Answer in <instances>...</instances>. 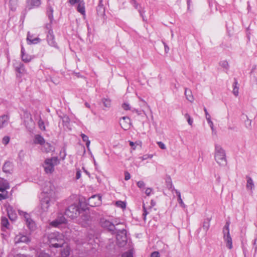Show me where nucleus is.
<instances>
[{
	"mask_svg": "<svg viewBox=\"0 0 257 257\" xmlns=\"http://www.w3.org/2000/svg\"><path fill=\"white\" fill-rule=\"evenodd\" d=\"M14 65L15 70L17 72V77H21L23 75L27 73V70L23 63L16 62Z\"/></svg>",
	"mask_w": 257,
	"mask_h": 257,
	"instance_id": "nucleus-13",
	"label": "nucleus"
},
{
	"mask_svg": "<svg viewBox=\"0 0 257 257\" xmlns=\"http://www.w3.org/2000/svg\"><path fill=\"white\" fill-rule=\"evenodd\" d=\"M101 198L99 195H94L88 199V204L92 207L99 206L101 204Z\"/></svg>",
	"mask_w": 257,
	"mask_h": 257,
	"instance_id": "nucleus-14",
	"label": "nucleus"
},
{
	"mask_svg": "<svg viewBox=\"0 0 257 257\" xmlns=\"http://www.w3.org/2000/svg\"><path fill=\"white\" fill-rule=\"evenodd\" d=\"M253 245L255 246L254 249H255V251H256L257 250V235H256V237L254 240Z\"/></svg>",
	"mask_w": 257,
	"mask_h": 257,
	"instance_id": "nucleus-60",
	"label": "nucleus"
},
{
	"mask_svg": "<svg viewBox=\"0 0 257 257\" xmlns=\"http://www.w3.org/2000/svg\"><path fill=\"white\" fill-rule=\"evenodd\" d=\"M229 223L227 222L223 227V238L225 242H226V247L229 249H231L232 247V238L229 233Z\"/></svg>",
	"mask_w": 257,
	"mask_h": 257,
	"instance_id": "nucleus-6",
	"label": "nucleus"
},
{
	"mask_svg": "<svg viewBox=\"0 0 257 257\" xmlns=\"http://www.w3.org/2000/svg\"><path fill=\"white\" fill-rule=\"evenodd\" d=\"M19 213L20 215L24 216L27 227L30 230H34L36 228V224L35 222L30 217V215L25 212L20 210H19Z\"/></svg>",
	"mask_w": 257,
	"mask_h": 257,
	"instance_id": "nucleus-11",
	"label": "nucleus"
},
{
	"mask_svg": "<svg viewBox=\"0 0 257 257\" xmlns=\"http://www.w3.org/2000/svg\"><path fill=\"white\" fill-rule=\"evenodd\" d=\"M129 144H130V145L132 147H133V150H135L136 149V147L135 146V143H134V142H133L132 141H129Z\"/></svg>",
	"mask_w": 257,
	"mask_h": 257,
	"instance_id": "nucleus-62",
	"label": "nucleus"
},
{
	"mask_svg": "<svg viewBox=\"0 0 257 257\" xmlns=\"http://www.w3.org/2000/svg\"><path fill=\"white\" fill-rule=\"evenodd\" d=\"M93 238V235L91 234L87 235L86 234H79L75 239V241L76 244L78 245H82L85 243H91V240Z\"/></svg>",
	"mask_w": 257,
	"mask_h": 257,
	"instance_id": "nucleus-9",
	"label": "nucleus"
},
{
	"mask_svg": "<svg viewBox=\"0 0 257 257\" xmlns=\"http://www.w3.org/2000/svg\"><path fill=\"white\" fill-rule=\"evenodd\" d=\"M50 246L54 247H62L64 243V236L59 232H55L50 233L48 236Z\"/></svg>",
	"mask_w": 257,
	"mask_h": 257,
	"instance_id": "nucleus-2",
	"label": "nucleus"
},
{
	"mask_svg": "<svg viewBox=\"0 0 257 257\" xmlns=\"http://www.w3.org/2000/svg\"><path fill=\"white\" fill-rule=\"evenodd\" d=\"M175 192H176V193L177 194V196H178V201L179 204L180 205V206L182 207L185 208L186 207V205L184 203V202H183V200H182V199L181 198V196L180 192L179 191L177 190H175Z\"/></svg>",
	"mask_w": 257,
	"mask_h": 257,
	"instance_id": "nucleus-32",
	"label": "nucleus"
},
{
	"mask_svg": "<svg viewBox=\"0 0 257 257\" xmlns=\"http://www.w3.org/2000/svg\"><path fill=\"white\" fill-rule=\"evenodd\" d=\"M43 192L44 196L41 202V208L44 211H47L57 199V188L51 182H46L43 187Z\"/></svg>",
	"mask_w": 257,
	"mask_h": 257,
	"instance_id": "nucleus-1",
	"label": "nucleus"
},
{
	"mask_svg": "<svg viewBox=\"0 0 257 257\" xmlns=\"http://www.w3.org/2000/svg\"><path fill=\"white\" fill-rule=\"evenodd\" d=\"M210 220L209 219L207 218L204 221L203 223L202 227L203 229L205 230L206 231H207L208 230L210 227Z\"/></svg>",
	"mask_w": 257,
	"mask_h": 257,
	"instance_id": "nucleus-33",
	"label": "nucleus"
},
{
	"mask_svg": "<svg viewBox=\"0 0 257 257\" xmlns=\"http://www.w3.org/2000/svg\"><path fill=\"white\" fill-rule=\"evenodd\" d=\"M204 111L205 112V117H206V120L207 119H209L210 118H211V116L210 115V114L208 113L207 110V109L206 107H204Z\"/></svg>",
	"mask_w": 257,
	"mask_h": 257,
	"instance_id": "nucleus-51",
	"label": "nucleus"
},
{
	"mask_svg": "<svg viewBox=\"0 0 257 257\" xmlns=\"http://www.w3.org/2000/svg\"><path fill=\"white\" fill-rule=\"evenodd\" d=\"M9 117L7 115H3L0 116V128L4 127L7 125Z\"/></svg>",
	"mask_w": 257,
	"mask_h": 257,
	"instance_id": "nucleus-29",
	"label": "nucleus"
},
{
	"mask_svg": "<svg viewBox=\"0 0 257 257\" xmlns=\"http://www.w3.org/2000/svg\"><path fill=\"white\" fill-rule=\"evenodd\" d=\"M219 65L223 68L224 69H226V70H227L228 69V68H229V64H228V63L227 61L226 60H222V61H221L220 62H219Z\"/></svg>",
	"mask_w": 257,
	"mask_h": 257,
	"instance_id": "nucleus-39",
	"label": "nucleus"
},
{
	"mask_svg": "<svg viewBox=\"0 0 257 257\" xmlns=\"http://www.w3.org/2000/svg\"><path fill=\"white\" fill-rule=\"evenodd\" d=\"M68 2L70 5H74L76 4H78L81 1V0H68Z\"/></svg>",
	"mask_w": 257,
	"mask_h": 257,
	"instance_id": "nucleus-52",
	"label": "nucleus"
},
{
	"mask_svg": "<svg viewBox=\"0 0 257 257\" xmlns=\"http://www.w3.org/2000/svg\"><path fill=\"white\" fill-rule=\"evenodd\" d=\"M157 144L161 149L165 150L166 149V145L163 142H158Z\"/></svg>",
	"mask_w": 257,
	"mask_h": 257,
	"instance_id": "nucleus-47",
	"label": "nucleus"
},
{
	"mask_svg": "<svg viewBox=\"0 0 257 257\" xmlns=\"http://www.w3.org/2000/svg\"><path fill=\"white\" fill-rule=\"evenodd\" d=\"M185 95L186 99L190 102H193L194 100V98L192 95V91L190 89L185 88Z\"/></svg>",
	"mask_w": 257,
	"mask_h": 257,
	"instance_id": "nucleus-25",
	"label": "nucleus"
},
{
	"mask_svg": "<svg viewBox=\"0 0 257 257\" xmlns=\"http://www.w3.org/2000/svg\"><path fill=\"white\" fill-rule=\"evenodd\" d=\"M115 205L121 209H124L126 207V203L122 201H117L115 202Z\"/></svg>",
	"mask_w": 257,
	"mask_h": 257,
	"instance_id": "nucleus-38",
	"label": "nucleus"
},
{
	"mask_svg": "<svg viewBox=\"0 0 257 257\" xmlns=\"http://www.w3.org/2000/svg\"><path fill=\"white\" fill-rule=\"evenodd\" d=\"M92 222V217L87 213L82 215L78 219V223L84 227L90 226Z\"/></svg>",
	"mask_w": 257,
	"mask_h": 257,
	"instance_id": "nucleus-7",
	"label": "nucleus"
},
{
	"mask_svg": "<svg viewBox=\"0 0 257 257\" xmlns=\"http://www.w3.org/2000/svg\"><path fill=\"white\" fill-rule=\"evenodd\" d=\"M59 163L58 158L56 157L47 158L43 165L44 170L47 174H52L54 171V167Z\"/></svg>",
	"mask_w": 257,
	"mask_h": 257,
	"instance_id": "nucleus-4",
	"label": "nucleus"
},
{
	"mask_svg": "<svg viewBox=\"0 0 257 257\" xmlns=\"http://www.w3.org/2000/svg\"><path fill=\"white\" fill-rule=\"evenodd\" d=\"M37 257H51L49 254L44 252H41L39 253V254L38 255Z\"/></svg>",
	"mask_w": 257,
	"mask_h": 257,
	"instance_id": "nucleus-49",
	"label": "nucleus"
},
{
	"mask_svg": "<svg viewBox=\"0 0 257 257\" xmlns=\"http://www.w3.org/2000/svg\"><path fill=\"white\" fill-rule=\"evenodd\" d=\"M207 121L208 123L209 124L211 130H214L213 123L211 121V118H210L209 119H207Z\"/></svg>",
	"mask_w": 257,
	"mask_h": 257,
	"instance_id": "nucleus-57",
	"label": "nucleus"
},
{
	"mask_svg": "<svg viewBox=\"0 0 257 257\" xmlns=\"http://www.w3.org/2000/svg\"><path fill=\"white\" fill-rule=\"evenodd\" d=\"M102 102L105 107L109 108L111 106V101L109 99L104 98L102 99Z\"/></svg>",
	"mask_w": 257,
	"mask_h": 257,
	"instance_id": "nucleus-41",
	"label": "nucleus"
},
{
	"mask_svg": "<svg viewBox=\"0 0 257 257\" xmlns=\"http://www.w3.org/2000/svg\"><path fill=\"white\" fill-rule=\"evenodd\" d=\"M137 186L140 188H144L145 186V184L144 181H139L137 182Z\"/></svg>",
	"mask_w": 257,
	"mask_h": 257,
	"instance_id": "nucleus-48",
	"label": "nucleus"
},
{
	"mask_svg": "<svg viewBox=\"0 0 257 257\" xmlns=\"http://www.w3.org/2000/svg\"><path fill=\"white\" fill-rule=\"evenodd\" d=\"M1 225L3 230L9 228V222L8 218L6 217L2 216L1 218Z\"/></svg>",
	"mask_w": 257,
	"mask_h": 257,
	"instance_id": "nucleus-30",
	"label": "nucleus"
},
{
	"mask_svg": "<svg viewBox=\"0 0 257 257\" xmlns=\"http://www.w3.org/2000/svg\"><path fill=\"white\" fill-rule=\"evenodd\" d=\"M29 241H30V239L26 235L20 234V235H17L15 238V242L16 243H20V242L27 243Z\"/></svg>",
	"mask_w": 257,
	"mask_h": 257,
	"instance_id": "nucleus-23",
	"label": "nucleus"
},
{
	"mask_svg": "<svg viewBox=\"0 0 257 257\" xmlns=\"http://www.w3.org/2000/svg\"><path fill=\"white\" fill-rule=\"evenodd\" d=\"M4 172L10 173L12 170V164L10 162H6L3 167Z\"/></svg>",
	"mask_w": 257,
	"mask_h": 257,
	"instance_id": "nucleus-31",
	"label": "nucleus"
},
{
	"mask_svg": "<svg viewBox=\"0 0 257 257\" xmlns=\"http://www.w3.org/2000/svg\"><path fill=\"white\" fill-rule=\"evenodd\" d=\"M10 138L8 136H5L2 140V143L4 145H6L9 144Z\"/></svg>",
	"mask_w": 257,
	"mask_h": 257,
	"instance_id": "nucleus-45",
	"label": "nucleus"
},
{
	"mask_svg": "<svg viewBox=\"0 0 257 257\" xmlns=\"http://www.w3.org/2000/svg\"><path fill=\"white\" fill-rule=\"evenodd\" d=\"M132 3L136 9H138V4L137 3L136 0H132Z\"/></svg>",
	"mask_w": 257,
	"mask_h": 257,
	"instance_id": "nucleus-59",
	"label": "nucleus"
},
{
	"mask_svg": "<svg viewBox=\"0 0 257 257\" xmlns=\"http://www.w3.org/2000/svg\"><path fill=\"white\" fill-rule=\"evenodd\" d=\"M77 11L81 14L82 15H85V5L83 1L80 2L78 4L77 7Z\"/></svg>",
	"mask_w": 257,
	"mask_h": 257,
	"instance_id": "nucleus-26",
	"label": "nucleus"
},
{
	"mask_svg": "<svg viewBox=\"0 0 257 257\" xmlns=\"http://www.w3.org/2000/svg\"><path fill=\"white\" fill-rule=\"evenodd\" d=\"M45 142V140L42 136L40 135H36L35 136L34 139V144L42 145Z\"/></svg>",
	"mask_w": 257,
	"mask_h": 257,
	"instance_id": "nucleus-27",
	"label": "nucleus"
},
{
	"mask_svg": "<svg viewBox=\"0 0 257 257\" xmlns=\"http://www.w3.org/2000/svg\"><path fill=\"white\" fill-rule=\"evenodd\" d=\"M119 123L121 127L123 130H126L130 127L131 120L128 117L123 116L120 119Z\"/></svg>",
	"mask_w": 257,
	"mask_h": 257,
	"instance_id": "nucleus-18",
	"label": "nucleus"
},
{
	"mask_svg": "<svg viewBox=\"0 0 257 257\" xmlns=\"http://www.w3.org/2000/svg\"><path fill=\"white\" fill-rule=\"evenodd\" d=\"M122 257H133V254L131 252H126L122 254Z\"/></svg>",
	"mask_w": 257,
	"mask_h": 257,
	"instance_id": "nucleus-53",
	"label": "nucleus"
},
{
	"mask_svg": "<svg viewBox=\"0 0 257 257\" xmlns=\"http://www.w3.org/2000/svg\"><path fill=\"white\" fill-rule=\"evenodd\" d=\"M124 179L125 180H128L131 178V175L130 174L126 171L124 172Z\"/></svg>",
	"mask_w": 257,
	"mask_h": 257,
	"instance_id": "nucleus-54",
	"label": "nucleus"
},
{
	"mask_svg": "<svg viewBox=\"0 0 257 257\" xmlns=\"http://www.w3.org/2000/svg\"><path fill=\"white\" fill-rule=\"evenodd\" d=\"M10 219L12 221L15 220L17 218V214L13 208L9 204H6L4 205Z\"/></svg>",
	"mask_w": 257,
	"mask_h": 257,
	"instance_id": "nucleus-15",
	"label": "nucleus"
},
{
	"mask_svg": "<svg viewBox=\"0 0 257 257\" xmlns=\"http://www.w3.org/2000/svg\"><path fill=\"white\" fill-rule=\"evenodd\" d=\"M246 190L251 193H252L253 190L254 188V184L252 178L249 176H246Z\"/></svg>",
	"mask_w": 257,
	"mask_h": 257,
	"instance_id": "nucleus-22",
	"label": "nucleus"
},
{
	"mask_svg": "<svg viewBox=\"0 0 257 257\" xmlns=\"http://www.w3.org/2000/svg\"><path fill=\"white\" fill-rule=\"evenodd\" d=\"M53 10L52 7H49L47 10V15L50 21V23H52L53 20Z\"/></svg>",
	"mask_w": 257,
	"mask_h": 257,
	"instance_id": "nucleus-37",
	"label": "nucleus"
},
{
	"mask_svg": "<svg viewBox=\"0 0 257 257\" xmlns=\"http://www.w3.org/2000/svg\"><path fill=\"white\" fill-rule=\"evenodd\" d=\"M153 189L151 188H147L145 191V193L147 196H150L152 194Z\"/></svg>",
	"mask_w": 257,
	"mask_h": 257,
	"instance_id": "nucleus-50",
	"label": "nucleus"
},
{
	"mask_svg": "<svg viewBox=\"0 0 257 257\" xmlns=\"http://www.w3.org/2000/svg\"><path fill=\"white\" fill-rule=\"evenodd\" d=\"M42 145V150L46 153H49L54 150V148L51 145L48 143H44Z\"/></svg>",
	"mask_w": 257,
	"mask_h": 257,
	"instance_id": "nucleus-28",
	"label": "nucleus"
},
{
	"mask_svg": "<svg viewBox=\"0 0 257 257\" xmlns=\"http://www.w3.org/2000/svg\"><path fill=\"white\" fill-rule=\"evenodd\" d=\"M100 224L102 227L105 228L110 231H113L114 229L117 230V229L115 227V225H117L119 224L120 223L117 222L116 221L112 222L106 218H103L100 220Z\"/></svg>",
	"mask_w": 257,
	"mask_h": 257,
	"instance_id": "nucleus-10",
	"label": "nucleus"
},
{
	"mask_svg": "<svg viewBox=\"0 0 257 257\" xmlns=\"http://www.w3.org/2000/svg\"><path fill=\"white\" fill-rule=\"evenodd\" d=\"M153 157V155H149V154H146L144 156L140 157L139 159H140L142 161L146 160L148 159H151Z\"/></svg>",
	"mask_w": 257,
	"mask_h": 257,
	"instance_id": "nucleus-44",
	"label": "nucleus"
},
{
	"mask_svg": "<svg viewBox=\"0 0 257 257\" xmlns=\"http://www.w3.org/2000/svg\"><path fill=\"white\" fill-rule=\"evenodd\" d=\"M151 257H160V253L158 251H154L151 253Z\"/></svg>",
	"mask_w": 257,
	"mask_h": 257,
	"instance_id": "nucleus-55",
	"label": "nucleus"
},
{
	"mask_svg": "<svg viewBox=\"0 0 257 257\" xmlns=\"http://www.w3.org/2000/svg\"><path fill=\"white\" fill-rule=\"evenodd\" d=\"M78 210V207L75 204H72L66 210L65 215L70 218H74L76 217Z\"/></svg>",
	"mask_w": 257,
	"mask_h": 257,
	"instance_id": "nucleus-12",
	"label": "nucleus"
},
{
	"mask_svg": "<svg viewBox=\"0 0 257 257\" xmlns=\"http://www.w3.org/2000/svg\"><path fill=\"white\" fill-rule=\"evenodd\" d=\"M132 111L134 112H136V113H137L138 115H140L141 114L140 111L135 108L132 109Z\"/></svg>",
	"mask_w": 257,
	"mask_h": 257,
	"instance_id": "nucleus-61",
	"label": "nucleus"
},
{
	"mask_svg": "<svg viewBox=\"0 0 257 257\" xmlns=\"http://www.w3.org/2000/svg\"><path fill=\"white\" fill-rule=\"evenodd\" d=\"M38 125H39V128L41 130H42V131L45 130V126L44 124V122L42 119H40L39 120Z\"/></svg>",
	"mask_w": 257,
	"mask_h": 257,
	"instance_id": "nucleus-43",
	"label": "nucleus"
},
{
	"mask_svg": "<svg viewBox=\"0 0 257 257\" xmlns=\"http://www.w3.org/2000/svg\"><path fill=\"white\" fill-rule=\"evenodd\" d=\"M40 4V0H27L26 8L31 10L39 7Z\"/></svg>",
	"mask_w": 257,
	"mask_h": 257,
	"instance_id": "nucleus-20",
	"label": "nucleus"
},
{
	"mask_svg": "<svg viewBox=\"0 0 257 257\" xmlns=\"http://www.w3.org/2000/svg\"><path fill=\"white\" fill-rule=\"evenodd\" d=\"M151 206L147 207L145 203L143 204L144 212L143 214V219L145 221L146 220V216L150 213L152 209V208L155 206L156 202L154 201L153 200H152L151 201Z\"/></svg>",
	"mask_w": 257,
	"mask_h": 257,
	"instance_id": "nucleus-17",
	"label": "nucleus"
},
{
	"mask_svg": "<svg viewBox=\"0 0 257 257\" xmlns=\"http://www.w3.org/2000/svg\"><path fill=\"white\" fill-rule=\"evenodd\" d=\"M9 189L10 185L8 182L3 178H0V200L9 197L7 190Z\"/></svg>",
	"mask_w": 257,
	"mask_h": 257,
	"instance_id": "nucleus-5",
	"label": "nucleus"
},
{
	"mask_svg": "<svg viewBox=\"0 0 257 257\" xmlns=\"http://www.w3.org/2000/svg\"><path fill=\"white\" fill-rule=\"evenodd\" d=\"M122 107L125 110H132L130 104L126 102H124L122 104Z\"/></svg>",
	"mask_w": 257,
	"mask_h": 257,
	"instance_id": "nucleus-46",
	"label": "nucleus"
},
{
	"mask_svg": "<svg viewBox=\"0 0 257 257\" xmlns=\"http://www.w3.org/2000/svg\"><path fill=\"white\" fill-rule=\"evenodd\" d=\"M81 177V171L80 169H77L76 179H79Z\"/></svg>",
	"mask_w": 257,
	"mask_h": 257,
	"instance_id": "nucleus-56",
	"label": "nucleus"
},
{
	"mask_svg": "<svg viewBox=\"0 0 257 257\" xmlns=\"http://www.w3.org/2000/svg\"><path fill=\"white\" fill-rule=\"evenodd\" d=\"M66 219L64 216L60 214L54 221H52L50 224L54 227H57L59 224L66 223Z\"/></svg>",
	"mask_w": 257,
	"mask_h": 257,
	"instance_id": "nucleus-19",
	"label": "nucleus"
},
{
	"mask_svg": "<svg viewBox=\"0 0 257 257\" xmlns=\"http://www.w3.org/2000/svg\"><path fill=\"white\" fill-rule=\"evenodd\" d=\"M215 160L220 166H225L227 164L225 151L219 145L215 146Z\"/></svg>",
	"mask_w": 257,
	"mask_h": 257,
	"instance_id": "nucleus-3",
	"label": "nucleus"
},
{
	"mask_svg": "<svg viewBox=\"0 0 257 257\" xmlns=\"http://www.w3.org/2000/svg\"><path fill=\"white\" fill-rule=\"evenodd\" d=\"M63 123H68L69 122V118L67 116H64L63 118Z\"/></svg>",
	"mask_w": 257,
	"mask_h": 257,
	"instance_id": "nucleus-58",
	"label": "nucleus"
},
{
	"mask_svg": "<svg viewBox=\"0 0 257 257\" xmlns=\"http://www.w3.org/2000/svg\"><path fill=\"white\" fill-rule=\"evenodd\" d=\"M21 57L22 60L26 63L29 62L33 59L31 56L26 54L22 55Z\"/></svg>",
	"mask_w": 257,
	"mask_h": 257,
	"instance_id": "nucleus-35",
	"label": "nucleus"
},
{
	"mask_svg": "<svg viewBox=\"0 0 257 257\" xmlns=\"http://www.w3.org/2000/svg\"><path fill=\"white\" fill-rule=\"evenodd\" d=\"M15 257H32V256H30L29 255H26L23 254H18L16 255V256Z\"/></svg>",
	"mask_w": 257,
	"mask_h": 257,
	"instance_id": "nucleus-63",
	"label": "nucleus"
},
{
	"mask_svg": "<svg viewBox=\"0 0 257 257\" xmlns=\"http://www.w3.org/2000/svg\"><path fill=\"white\" fill-rule=\"evenodd\" d=\"M184 116H185V117L187 120L188 124L190 125H192L193 121V119L191 118V116L188 113H186Z\"/></svg>",
	"mask_w": 257,
	"mask_h": 257,
	"instance_id": "nucleus-42",
	"label": "nucleus"
},
{
	"mask_svg": "<svg viewBox=\"0 0 257 257\" xmlns=\"http://www.w3.org/2000/svg\"><path fill=\"white\" fill-rule=\"evenodd\" d=\"M116 240L120 246L124 245L127 240L126 230L123 228L118 229L116 233Z\"/></svg>",
	"mask_w": 257,
	"mask_h": 257,
	"instance_id": "nucleus-8",
	"label": "nucleus"
},
{
	"mask_svg": "<svg viewBox=\"0 0 257 257\" xmlns=\"http://www.w3.org/2000/svg\"><path fill=\"white\" fill-rule=\"evenodd\" d=\"M32 36L31 35L30 32L28 33L27 41L28 44H36L40 42V39L39 38L32 39Z\"/></svg>",
	"mask_w": 257,
	"mask_h": 257,
	"instance_id": "nucleus-24",
	"label": "nucleus"
},
{
	"mask_svg": "<svg viewBox=\"0 0 257 257\" xmlns=\"http://www.w3.org/2000/svg\"><path fill=\"white\" fill-rule=\"evenodd\" d=\"M70 254V250L68 247H66L61 251L62 257H68Z\"/></svg>",
	"mask_w": 257,
	"mask_h": 257,
	"instance_id": "nucleus-40",
	"label": "nucleus"
},
{
	"mask_svg": "<svg viewBox=\"0 0 257 257\" xmlns=\"http://www.w3.org/2000/svg\"><path fill=\"white\" fill-rule=\"evenodd\" d=\"M237 84L238 83L237 81L235 80L233 84V88L232 90V93L235 96H237L238 95V87L237 86Z\"/></svg>",
	"mask_w": 257,
	"mask_h": 257,
	"instance_id": "nucleus-34",
	"label": "nucleus"
},
{
	"mask_svg": "<svg viewBox=\"0 0 257 257\" xmlns=\"http://www.w3.org/2000/svg\"><path fill=\"white\" fill-rule=\"evenodd\" d=\"M163 44H164V47H165V51L166 53H167L169 50V48L168 46L165 43H163Z\"/></svg>",
	"mask_w": 257,
	"mask_h": 257,
	"instance_id": "nucleus-64",
	"label": "nucleus"
},
{
	"mask_svg": "<svg viewBox=\"0 0 257 257\" xmlns=\"http://www.w3.org/2000/svg\"><path fill=\"white\" fill-rule=\"evenodd\" d=\"M47 42L48 44L54 47H57V43L54 40V36L52 30H49L47 35Z\"/></svg>",
	"mask_w": 257,
	"mask_h": 257,
	"instance_id": "nucleus-21",
	"label": "nucleus"
},
{
	"mask_svg": "<svg viewBox=\"0 0 257 257\" xmlns=\"http://www.w3.org/2000/svg\"><path fill=\"white\" fill-rule=\"evenodd\" d=\"M81 137L83 141L86 142V147L87 148H88L90 144V142L89 140L88 137L84 134H81Z\"/></svg>",
	"mask_w": 257,
	"mask_h": 257,
	"instance_id": "nucleus-36",
	"label": "nucleus"
},
{
	"mask_svg": "<svg viewBox=\"0 0 257 257\" xmlns=\"http://www.w3.org/2000/svg\"><path fill=\"white\" fill-rule=\"evenodd\" d=\"M22 117L24 119V122L26 127H28L30 123H33V119L30 113L27 111H24Z\"/></svg>",
	"mask_w": 257,
	"mask_h": 257,
	"instance_id": "nucleus-16",
	"label": "nucleus"
}]
</instances>
